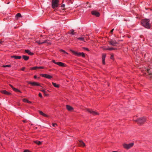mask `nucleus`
I'll return each mask as SVG.
<instances>
[{"label": "nucleus", "mask_w": 152, "mask_h": 152, "mask_svg": "<svg viewBox=\"0 0 152 152\" xmlns=\"http://www.w3.org/2000/svg\"><path fill=\"white\" fill-rule=\"evenodd\" d=\"M84 49L85 50H87L88 51V48H84Z\"/></svg>", "instance_id": "a18cd8bd"}, {"label": "nucleus", "mask_w": 152, "mask_h": 152, "mask_svg": "<svg viewBox=\"0 0 152 152\" xmlns=\"http://www.w3.org/2000/svg\"><path fill=\"white\" fill-rule=\"evenodd\" d=\"M86 3H87V4H88V2H87Z\"/></svg>", "instance_id": "864d4df0"}, {"label": "nucleus", "mask_w": 152, "mask_h": 152, "mask_svg": "<svg viewBox=\"0 0 152 152\" xmlns=\"http://www.w3.org/2000/svg\"><path fill=\"white\" fill-rule=\"evenodd\" d=\"M28 83L31 84L33 86H40V85L39 84L35 82H28Z\"/></svg>", "instance_id": "9d476101"}, {"label": "nucleus", "mask_w": 152, "mask_h": 152, "mask_svg": "<svg viewBox=\"0 0 152 152\" xmlns=\"http://www.w3.org/2000/svg\"><path fill=\"white\" fill-rule=\"evenodd\" d=\"M134 145V143H131L129 144H124L123 146L125 148L129 149L132 147Z\"/></svg>", "instance_id": "39448f33"}, {"label": "nucleus", "mask_w": 152, "mask_h": 152, "mask_svg": "<svg viewBox=\"0 0 152 152\" xmlns=\"http://www.w3.org/2000/svg\"><path fill=\"white\" fill-rule=\"evenodd\" d=\"M34 78H36L37 77V76H36V75L34 76Z\"/></svg>", "instance_id": "09e8293b"}, {"label": "nucleus", "mask_w": 152, "mask_h": 152, "mask_svg": "<svg viewBox=\"0 0 152 152\" xmlns=\"http://www.w3.org/2000/svg\"><path fill=\"white\" fill-rule=\"evenodd\" d=\"M3 66L4 67H10L11 66L10 65H3Z\"/></svg>", "instance_id": "c756f323"}, {"label": "nucleus", "mask_w": 152, "mask_h": 152, "mask_svg": "<svg viewBox=\"0 0 152 152\" xmlns=\"http://www.w3.org/2000/svg\"><path fill=\"white\" fill-rule=\"evenodd\" d=\"M41 76L43 77L48 79H51L52 77V76L47 74H42Z\"/></svg>", "instance_id": "f8f14e48"}, {"label": "nucleus", "mask_w": 152, "mask_h": 152, "mask_svg": "<svg viewBox=\"0 0 152 152\" xmlns=\"http://www.w3.org/2000/svg\"><path fill=\"white\" fill-rule=\"evenodd\" d=\"M91 7V6H88V7H89V8H90V7Z\"/></svg>", "instance_id": "603ef678"}, {"label": "nucleus", "mask_w": 152, "mask_h": 152, "mask_svg": "<svg viewBox=\"0 0 152 152\" xmlns=\"http://www.w3.org/2000/svg\"><path fill=\"white\" fill-rule=\"evenodd\" d=\"M12 89L15 92H18L20 93H21V91H20V90L15 88H13Z\"/></svg>", "instance_id": "b1692460"}, {"label": "nucleus", "mask_w": 152, "mask_h": 152, "mask_svg": "<svg viewBox=\"0 0 152 152\" xmlns=\"http://www.w3.org/2000/svg\"><path fill=\"white\" fill-rule=\"evenodd\" d=\"M66 108L69 111H72L73 110V108L72 107L68 105H66Z\"/></svg>", "instance_id": "4468645a"}, {"label": "nucleus", "mask_w": 152, "mask_h": 152, "mask_svg": "<svg viewBox=\"0 0 152 152\" xmlns=\"http://www.w3.org/2000/svg\"><path fill=\"white\" fill-rule=\"evenodd\" d=\"M150 20L147 19H145L142 20L141 24L142 26L146 28H149L151 26Z\"/></svg>", "instance_id": "f257e3e1"}, {"label": "nucleus", "mask_w": 152, "mask_h": 152, "mask_svg": "<svg viewBox=\"0 0 152 152\" xmlns=\"http://www.w3.org/2000/svg\"><path fill=\"white\" fill-rule=\"evenodd\" d=\"M27 103H31V102L29 101L28 100Z\"/></svg>", "instance_id": "49530a36"}, {"label": "nucleus", "mask_w": 152, "mask_h": 152, "mask_svg": "<svg viewBox=\"0 0 152 152\" xmlns=\"http://www.w3.org/2000/svg\"><path fill=\"white\" fill-rule=\"evenodd\" d=\"M10 86L13 89L14 87L11 85L10 84Z\"/></svg>", "instance_id": "c03bdc74"}, {"label": "nucleus", "mask_w": 152, "mask_h": 152, "mask_svg": "<svg viewBox=\"0 0 152 152\" xmlns=\"http://www.w3.org/2000/svg\"><path fill=\"white\" fill-rule=\"evenodd\" d=\"M52 61L55 64H56V63H57V62H56L54 60H53Z\"/></svg>", "instance_id": "58836bf2"}, {"label": "nucleus", "mask_w": 152, "mask_h": 152, "mask_svg": "<svg viewBox=\"0 0 152 152\" xmlns=\"http://www.w3.org/2000/svg\"><path fill=\"white\" fill-rule=\"evenodd\" d=\"M109 42L111 45L114 46L118 44V43L115 40H111L109 41Z\"/></svg>", "instance_id": "0eeeda50"}, {"label": "nucleus", "mask_w": 152, "mask_h": 152, "mask_svg": "<svg viewBox=\"0 0 152 152\" xmlns=\"http://www.w3.org/2000/svg\"><path fill=\"white\" fill-rule=\"evenodd\" d=\"M25 69V67H23V68L21 69V70H22V71H23Z\"/></svg>", "instance_id": "a19ab883"}, {"label": "nucleus", "mask_w": 152, "mask_h": 152, "mask_svg": "<svg viewBox=\"0 0 152 152\" xmlns=\"http://www.w3.org/2000/svg\"><path fill=\"white\" fill-rule=\"evenodd\" d=\"M65 4H63L61 5V7L62 8L64 7H65Z\"/></svg>", "instance_id": "c9c22d12"}, {"label": "nucleus", "mask_w": 152, "mask_h": 152, "mask_svg": "<svg viewBox=\"0 0 152 152\" xmlns=\"http://www.w3.org/2000/svg\"><path fill=\"white\" fill-rule=\"evenodd\" d=\"M91 14L92 15H94L96 17H99L100 15L99 13L96 10H94L91 12Z\"/></svg>", "instance_id": "1a4fd4ad"}, {"label": "nucleus", "mask_w": 152, "mask_h": 152, "mask_svg": "<svg viewBox=\"0 0 152 152\" xmlns=\"http://www.w3.org/2000/svg\"><path fill=\"white\" fill-rule=\"evenodd\" d=\"M29 151L28 150H25L24 151V152H29Z\"/></svg>", "instance_id": "37998d69"}, {"label": "nucleus", "mask_w": 152, "mask_h": 152, "mask_svg": "<svg viewBox=\"0 0 152 152\" xmlns=\"http://www.w3.org/2000/svg\"><path fill=\"white\" fill-rule=\"evenodd\" d=\"M25 52L26 53H27L29 55H32L33 54V53L31 52V51L28 50H25Z\"/></svg>", "instance_id": "f3484780"}, {"label": "nucleus", "mask_w": 152, "mask_h": 152, "mask_svg": "<svg viewBox=\"0 0 152 152\" xmlns=\"http://www.w3.org/2000/svg\"><path fill=\"white\" fill-rule=\"evenodd\" d=\"M77 39L85 42L84 39L83 37H79L77 38Z\"/></svg>", "instance_id": "a878e982"}, {"label": "nucleus", "mask_w": 152, "mask_h": 152, "mask_svg": "<svg viewBox=\"0 0 152 152\" xmlns=\"http://www.w3.org/2000/svg\"><path fill=\"white\" fill-rule=\"evenodd\" d=\"M39 114L40 115H41L44 116H45V117H48V115H46L45 114L43 113L42 111L39 110Z\"/></svg>", "instance_id": "aec40b11"}, {"label": "nucleus", "mask_w": 152, "mask_h": 152, "mask_svg": "<svg viewBox=\"0 0 152 152\" xmlns=\"http://www.w3.org/2000/svg\"><path fill=\"white\" fill-rule=\"evenodd\" d=\"M59 0H52V7L53 9L57 7L58 6Z\"/></svg>", "instance_id": "7ed1b4c3"}, {"label": "nucleus", "mask_w": 152, "mask_h": 152, "mask_svg": "<svg viewBox=\"0 0 152 152\" xmlns=\"http://www.w3.org/2000/svg\"><path fill=\"white\" fill-rule=\"evenodd\" d=\"M40 91L42 92H43L44 94H45V93H46V91L42 89Z\"/></svg>", "instance_id": "473e14b6"}, {"label": "nucleus", "mask_w": 152, "mask_h": 152, "mask_svg": "<svg viewBox=\"0 0 152 152\" xmlns=\"http://www.w3.org/2000/svg\"><path fill=\"white\" fill-rule=\"evenodd\" d=\"M71 51L76 56H82L83 57H85V55L83 53H79L77 52H75L74 51H73V50H71Z\"/></svg>", "instance_id": "20e7f679"}, {"label": "nucleus", "mask_w": 152, "mask_h": 152, "mask_svg": "<svg viewBox=\"0 0 152 152\" xmlns=\"http://www.w3.org/2000/svg\"><path fill=\"white\" fill-rule=\"evenodd\" d=\"M146 120V118L145 117H143L141 118H139L134 121L137 122L138 124L141 125Z\"/></svg>", "instance_id": "f03ea898"}, {"label": "nucleus", "mask_w": 152, "mask_h": 152, "mask_svg": "<svg viewBox=\"0 0 152 152\" xmlns=\"http://www.w3.org/2000/svg\"><path fill=\"white\" fill-rule=\"evenodd\" d=\"M106 57L105 54H103L102 55V60L103 64H105V59Z\"/></svg>", "instance_id": "ddd939ff"}, {"label": "nucleus", "mask_w": 152, "mask_h": 152, "mask_svg": "<svg viewBox=\"0 0 152 152\" xmlns=\"http://www.w3.org/2000/svg\"><path fill=\"white\" fill-rule=\"evenodd\" d=\"M147 71L148 73V74L149 75H150V77L152 79V75H152V72H151L150 71V69H147Z\"/></svg>", "instance_id": "dca6fc26"}, {"label": "nucleus", "mask_w": 152, "mask_h": 152, "mask_svg": "<svg viewBox=\"0 0 152 152\" xmlns=\"http://www.w3.org/2000/svg\"><path fill=\"white\" fill-rule=\"evenodd\" d=\"M45 95H46V96H47V95H48V94H46V93H45Z\"/></svg>", "instance_id": "3c124183"}, {"label": "nucleus", "mask_w": 152, "mask_h": 152, "mask_svg": "<svg viewBox=\"0 0 152 152\" xmlns=\"http://www.w3.org/2000/svg\"><path fill=\"white\" fill-rule=\"evenodd\" d=\"M16 17L17 18L19 17H22V16L20 13H18L16 15Z\"/></svg>", "instance_id": "5701e85b"}, {"label": "nucleus", "mask_w": 152, "mask_h": 152, "mask_svg": "<svg viewBox=\"0 0 152 152\" xmlns=\"http://www.w3.org/2000/svg\"><path fill=\"white\" fill-rule=\"evenodd\" d=\"M52 125L53 126L55 127L56 126H57V124H56V123H53L52 124Z\"/></svg>", "instance_id": "72a5a7b5"}, {"label": "nucleus", "mask_w": 152, "mask_h": 152, "mask_svg": "<svg viewBox=\"0 0 152 152\" xmlns=\"http://www.w3.org/2000/svg\"><path fill=\"white\" fill-rule=\"evenodd\" d=\"M1 42L0 41V43H1Z\"/></svg>", "instance_id": "5fc2aeb1"}, {"label": "nucleus", "mask_w": 152, "mask_h": 152, "mask_svg": "<svg viewBox=\"0 0 152 152\" xmlns=\"http://www.w3.org/2000/svg\"><path fill=\"white\" fill-rule=\"evenodd\" d=\"M60 51L62 52H63L64 53H66V54H68L64 50H62V49H61V50H60Z\"/></svg>", "instance_id": "7c9ffc66"}, {"label": "nucleus", "mask_w": 152, "mask_h": 152, "mask_svg": "<svg viewBox=\"0 0 152 152\" xmlns=\"http://www.w3.org/2000/svg\"><path fill=\"white\" fill-rule=\"evenodd\" d=\"M113 56L111 55V56L110 57L111 59H113Z\"/></svg>", "instance_id": "ea45409f"}, {"label": "nucleus", "mask_w": 152, "mask_h": 152, "mask_svg": "<svg viewBox=\"0 0 152 152\" xmlns=\"http://www.w3.org/2000/svg\"><path fill=\"white\" fill-rule=\"evenodd\" d=\"M0 92L3 94L8 95H9L11 94V93H10L7 91L5 90H1Z\"/></svg>", "instance_id": "9b49d317"}, {"label": "nucleus", "mask_w": 152, "mask_h": 152, "mask_svg": "<svg viewBox=\"0 0 152 152\" xmlns=\"http://www.w3.org/2000/svg\"><path fill=\"white\" fill-rule=\"evenodd\" d=\"M34 142L36 144H37V145H41V142L40 141H34Z\"/></svg>", "instance_id": "412c9836"}, {"label": "nucleus", "mask_w": 152, "mask_h": 152, "mask_svg": "<svg viewBox=\"0 0 152 152\" xmlns=\"http://www.w3.org/2000/svg\"><path fill=\"white\" fill-rule=\"evenodd\" d=\"M107 49H108V50H115V49L112 48H107Z\"/></svg>", "instance_id": "cd10ccee"}, {"label": "nucleus", "mask_w": 152, "mask_h": 152, "mask_svg": "<svg viewBox=\"0 0 152 152\" xmlns=\"http://www.w3.org/2000/svg\"><path fill=\"white\" fill-rule=\"evenodd\" d=\"M36 42L39 44H41L43 43V42H40V41H36Z\"/></svg>", "instance_id": "2f4dec72"}, {"label": "nucleus", "mask_w": 152, "mask_h": 152, "mask_svg": "<svg viewBox=\"0 0 152 152\" xmlns=\"http://www.w3.org/2000/svg\"><path fill=\"white\" fill-rule=\"evenodd\" d=\"M114 30V28H113V29H112V30H111V31H110V32H111V33H113V31Z\"/></svg>", "instance_id": "79ce46f5"}, {"label": "nucleus", "mask_w": 152, "mask_h": 152, "mask_svg": "<svg viewBox=\"0 0 152 152\" xmlns=\"http://www.w3.org/2000/svg\"><path fill=\"white\" fill-rule=\"evenodd\" d=\"M39 69L38 67V66H35L33 67H31L30 68L31 70H35L37 69Z\"/></svg>", "instance_id": "393cba45"}, {"label": "nucleus", "mask_w": 152, "mask_h": 152, "mask_svg": "<svg viewBox=\"0 0 152 152\" xmlns=\"http://www.w3.org/2000/svg\"><path fill=\"white\" fill-rule=\"evenodd\" d=\"M87 111L91 114L94 115H98L99 114L97 112L90 109H87Z\"/></svg>", "instance_id": "423d86ee"}, {"label": "nucleus", "mask_w": 152, "mask_h": 152, "mask_svg": "<svg viewBox=\"0 0 152 152\" xmlns=\"http://www.w3.org/2000/svg\"><path fill=\"white\" fill-rule=\"evenodd\" d=\"M39 69H44V67L42 66L38 67Z\"/></svg>", "instance_id": "4c0bfd02"}, {"label": "nucleus", "mask_w": 152, "mask_h": 152, "mask_svg": "<svg viewBox=\"0 0 152 152\" xmlns=\"http://www.w3.org/2000/svg\"><path fill=\"white\" fill-rule=\"evenodd\" d=\"M22 57L23 58L25 61H27L28 60L29 58L28 56H26L23 55L22 56Z\"/></svg>", "instance_id": "6ab92c4d"}, {"label": "nucleus", "mask_w": 152, "mask_h": 152, "mask_svg": "<svg viewBox=\"0 0 152 152\" xmlns=\"http://www.w3.org/2000/svg\"><path fill=\"white\" fill-rule=\"evenodd\" d=\"M107 48H103V49L104 50H108V49H107Z\"/></svg>", "instance_id": "de8ad7c7"}, {"label": "nucleus", "mask_w": 152, "mask_h": 152, "mask_svg": "<svg viewBox=\"0 0 152 152\" xmlns=\"http://www.w3.org/2000/svg\"><path fill=\"white\" fill-rule=\"evenodd\" d=\"M52 84L56 88H58L59 87V85L56 84V83L52 82Z\"/></svg>", "instance_id": "4be33fe9"}, {"label": "nucleus", "mask_w": 152, "mask_h": 152, "mask_svg": "<svg viewBox=\"0 0 152 152\" xmlns=\"http://www.w3.org/2000/svg\"><path fill=\"white\" fill-rule=\"evenodd\" d=\"M43 42V43H45L47 42V41H46V40L44 42ZM47 43L49 44H50V43H48V42H47Z\"/></svg>", "instance_id": "e433bc0d"}, {"label": "nucleus", "mask_w": 152, "mask_h": 152, "mask_svg": "<svg viewBox=\"0 0 152 152\" xmlns=\"http://www.w3.org/2000/svg\"><path fill=\"white\" fill-rule=\"evenodd\" d=\"M71 34L72 35H73L75 33L74 32V31L73 30H72L71 31Z\"/></svg>", "instance_id": "c85d7f7f"}, {"label": "nucleus", "mask_w": 152, "mask_h": 152, "mask_svg": "<svg viewBox=\"0 0 152 152\" xmlns=\"http://www.w3.org/2000/svg\"><path fill=\"white\" fill-rule=\"evenodd\" d=\"M56 64L61 66H64L65 65L64 63L60 62H57Z\"/></svg>", "instance_id": "2eb2a0df"}, {"label": "nucleus", "mask_w": 152, "mask_h": 152, "mask_svg": "<svg viewBox=\"0 0 152 152\" xmlns=\"http://www.w3.org/2000/svg\"><path fill=\"white\" fill-rule=\"evenodd\" d=\"M23 101L24 102H27L28 101V100L26 99H23Z\"/></svg>", "instance_id": "bb28decb"}, {"label": "nucleus", "mask_w": 152, "mask_h": 152, "mask_svg": "<svg viewBox=\"0 0 152 152\" xmlns=\"http://www.w3.org/2000/svg\"><path fill=\"white\" fill-rule=\"evenodd\" d=\"M39 97H41V98L42 97V95L41 93H39Z\"/></svg>", "instance_id": "f704fd0d"}, {"label": "nucleus", "mask_w": 152, "mask_h": 152, "mask_svg": "<svg viewBox=\"0 0 152 152\" xmlns=\"http://www.w3.org/2000/svg\"><path fill=\"white\" fill-rule=\"evenodd\" d=\"M77 143L80 146L84 147L85 146L84 143L81 140L78 141L77 142Z\"/></svg>", "instance_id": "6e6552de"}, {"label": "nucleus", "mask_w": 152, "mask_h": 152, "mask_svg": "<svg viewBox=\"0 0 152 152\" xmlns=\"http://www.w3.org/2000/svg\"><path fill=\"white\" fill-rule=\"evenodd\" d=\"M23 121L24 122H26V120H23Z\"/></svg>", "instance_id": "8fccbe9b"}, {"label": "nucleus", "mask_w": 152, "mask_h": 152, "mask_svg": "<svg viewBox=\"0 0 152 152\" xmlns=\"http://www.w3.org/2000/svg\"><path fill=\"white\" fill-rule=\"evenodd\" d=\"M11 57L12 58H14L15 59H20L21 58V56H11Z\"/></svg>", "instance_id": "a211bd4d"}]
</instances>
